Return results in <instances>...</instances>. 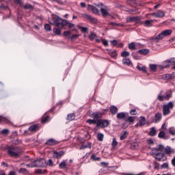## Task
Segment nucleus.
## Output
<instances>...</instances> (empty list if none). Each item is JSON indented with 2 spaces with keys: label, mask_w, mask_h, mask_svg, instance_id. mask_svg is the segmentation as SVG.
<instances>
[{
  "label": "nucleus",
  "mask_w": 175,
  "mask_h": 175,
  "mask_svg": "<svg viewBox=\"0 0 175 175\" xmlns=\"http://www.w3.org/2000/svg\"><path fill=\"white\" fill-rule=\"evenodd\" d=\"M53 21H49L50 24H55L56 27L53 29V32L56 35H61V29L59 28H64L65 25H68V21L66 20H63L57 16H53Z\"/></svg>",
  "instance_id": "1"
},
{
  "label": "nucleus",
  "mask_w": 175,
  "mask_h": 175,
  "mask_svg": "<svg viewBox=\"0 0 175 175\" xmlns=\"http://www.w3.org/2000/svg\"><path fill=\"white\" fill-rule=\"evenodd\" d=\"M172 32H173L172 29L164 30L157 36L150 38V40H155L157 42H159V40H162V39H163V38H165V36H170V35H172Z\"/></svg>",
  "instance_id": "2"
},
{
  "label": "nucleus",
  "mask_w": 175,
  "mask_h": 175,
  "mask_svg": "<svg viewBox=\"0 0 175 175\" xmlns=\"http://www.w3.org/2000/svg\"><path fill=\"white\" fill-rule=\"evenodd\" d=\"M27 167H44L46 166V160L40 159L27 164Z\"/></svg>",
  "instance_id": "3"
},
{
  "label": "nucleus",
  "mask_w": 175,
  "mask_h": 175,
  "mask_svg": "<svg viewBox=\"0 0 175 175\" xmlns=\"http://www.w3.org/2000/svg\"><path fill=\"white\" fill-rule=\"evenodd\" d=\"M20 149L16 147H11L8 148V154L13 158H18L20 157Z\"/></svg>",
  "instance_id": "4"
},
{
  "label": "nucleus",
  "mask_w": 175,
  "mask_h": 175,
  "mask_svg": "<svg viewBox=\"0 0 175 175\" xmlns=\"http://www.w3.org/2000/svg\"><path fill=\"white\" fill-rule=\"evenodd\" d=\"M174 107L173 102H170L163 107V116H169L170 114V110Z\"/></svg>",
  "instance_id": "5"
},
{
  "label": "nucleus",
  "mask_w": 175,
  "mask_h": 175,
  "mask_svg": "<svg viewBox=\"0 0 175 175\" xmlns=\"http://www.w3.org/2000/svg\"><path fill=\"white\" fill-rule=\"evenodd\" d=\"M152 155L157 159V161H159L161 162L165 161V159H167L166 155L163 153H157L155 152H152Z\"/></svg>",
  "instance_id": "6"
},
{
  "label": "nucleus",
  "mask_w": 175,
  "mask_h": 175,
  "mask_svg": "<svg viewBox=\"0 0 175 175\" xmlns=\"http://www.w3.org/2000/svg\"><path fill=\"white\" fill-rule=\"evenodd\" d=\"M110 122L107 120H98L97 128H106L109 126Z\"/></svg>",
  "instance_id": "7"
},
{
  "label": "nucleus",
  "mask_w": 175,
  "mask_h": 175,
  "mask_svg": "<svg viewBox=\"0 0 175 175\" xmlns=\"http://www.w3.org/2000/svg\"><path fill=\"white\" fill-rule=\"evenodd\" d=\"M150 15L153 16L156 18H162L165 17V12H163V10H158L156 12L150 14Z\"/></svg>",
  "instance_id": "8"
},
{
  "label": "nucleus",
  "mask_w": 175,
  "mask_h": 175,
  "mask_svg": "<svg viewBox=\"0 0 175 175\" xmlns=\"http://www.w3.org/2000/svg\"><path fill=\"white\" fill-rule=\"evenodd\" d=\"M102 8H100V12L104 16V17H106V16H109V8L107 6L103 5V4H100Z\"/></svg>",
  "instance_id": "9"
},
{
  "label": "nucleus",
  "mask_w": 175,
  "mask_h": 175,
  "mask_svg": "<svg viewBox=\"0 0 175 175\" xmlns=\"http://www.w3.org/2000/svg\"><path fill=\"white\" fill-rule=\"evenodd\" d=\"M90 117H92V118H94L95 120H98V118H101L102 116H103V113L100 112H95V113H90L89 112Z\"/></svg>",
  "instance_id": "10"
},
{
  "label": "nucleus",
  "mask_w": 175,
  "mask_h": 175,
  "mask_svg": "<svg viewBox=\"0 0 175 175\" xmlns=\"http://www.w3.org/2000/svg\"><path fill=\"white\" fill-rule=\"evenodd\" d=\"M164 152L166 155H172V154H174V149L172 148L170 146H167L164 148Z\"/></svg>",
  "instance_id": "11"
},
{
  "label": "nucleus",
  "mask_w": 175,
  "mask_h": 175,
  "mask_svg": "<svg viewBox=\"0 0 175 175\" xmlns=\"http://www.w3.org/2000/svg\"><path fill=\"white\" fill-rule=\"evenodd\" d=\"M65 152L64 151H60V152H57V151H53V158H56L58 159L59 158H61V157L64 156Z\"/></svg>",
  "instance_id": "12"
},
{
  "label": "nucleus",
  "mask_w": 175,
  "mask_h": 175,
  "mask_svg": "<svg viewBox=\"0 0 175 175\" xmlns=\"http://www.w3.org/2000/svg\"><path fill=\"white\" fill-rule=\"evenodd\" d=\"M161 120H162V114L157 113L154 116V119L153 120V122L157 124V123L159 122V121H161Z\"/></svg>",
  "instance_id": "13"
},
{
  "label": "nucleus",
  "mask_w": 175,
  "mask_h": 175,
  "mask_svg": "<svg viewBox=\"0 0 175 175\" xmlns=\"http://www.w3.org/2000/svg\"><path fill=\"white\" fill-rule=\"evenodd\" d=\"M82 16L84 18H87V20H90V21H92V23H96V19H95V18H94L88 14H83Z\"/></svg>",
  "instance_id": "14"
},
{
  "label": "nucleus",
  "mask_w": 175,
  "mask_h": 175,
  "mask_svg": "<svg viewBox=\"0 0 175 175\" xmlns=\"http://www.w3.org/2000/svg\"><path fill=\"white\" fill-rule=\"evenodd\" d=\"M88 10L92 12V13H99V10H97L94 5H88Z\"/></svg>",
  "instance_id": "15"
},
{
  "label": "nucleus",
  "mask_w": 175,
  "mask_h": 175,
  "mask_svg": "<svg viewBox=\"0 0 175 175\" xmlns=\"http://www.w3.org/2000/svg\"><path fill=\"white\" fill-rule=\"evenodd\" d=\"M46 144L47 146H55V144H58V142L54 139H49L46 141Z\"/></svg>",
  "instance_id": "16"
},
{
  "label": "nucleus",
  "mask_w": 175,
  "mask_h": 175,
  "mask_svg": "<svg viewBox=\"0 0 175 175\" xmlns=\"http://www.w3.org/2000/svg\"><path fill=\"white\" fill-rule=\"evenodd\" d=\"M133 21H140V18L137 16H133V17L128 18L126 19V23H132Z\"/></svg>",
  "instance_id": "17"
},
{
  "label": "nucleus",
  "mask_w": 175,
  "mask_h": 175,
  "mask_svg": "<svg viewBox=\"0 0 175 175\" xmlns=\"http://www.w3.org/2000/svg\"><path fill=\"white\" fill-rule=\"evenodd\" d=\"M146 123H147V120H146V118L141 116L139 118V124L140 126H143L146 125Z\"/></svg>",
  "instance_id": "18"
},
{
  "label": "nucleus",
  "mask_w": 175,
  "mask_h": 175,
  "mask_svg": "<svg viewBox=\"0 0 175 175\" xmlns=\"http://www.w3.org/2000/svg\"><path fill=\"white\" fill-rule=\"evenodd\" d=\"M29 129L31 132H36L37 131H39V126L38 124H33L30 126Z\"/></svg>",
  "instance_id": "19"
},
{
  "label": "nucleus",
  "mask_w": 175,
  "mask_h": 175,
  "mask_svg": "<svg viewBox=\"0 0 175 175\" xmlns=\"http://www.w3.org/2000/svg\"><path fill=\"white\" fill-rule=\"evenodd\" d=\"M153 23H154V20H146L145 21L144 25V27H152Z\"/></svg>",
  "instance_id": "20"
},
{
  "label": "nucleus",
  "mask_w": 175,
  "mask_h": 175,
  "mask_svg": "<svg viewBox=\"0 0 175 175\" xmlns=\"http://www.w3.org/2000/svg\"><path fill=\"white\" fill-rule=\"evenodd\" d=\"M110 111L111 114H117V113H118V109L117 108V107L112 105L110 107Z\"/></svg>",
  "instance_id": "21"
},
{
  "label": "nucleus",
  "mask_w": 175,
  "mask_h": 175,
  "mask_svg": "<svg viewBox=\"0 0 175 175\" xmlns=\"http://www.w3.org/2000/svg\"><path fill=\"white\" fill-rule=\"evenodd\" d=\"M123 65H126V66H129V65H132V62L128 58H124L122 59Z\"/></svg>",
  "instance_id": "22"
},
{
  "label": "nucleus",
  "mask_w": 175,
  "mask_h": 175,
  "mask_svg": "<svg viewBox=\"0 0 175 175\" xmlns=\"http://www.w3.org/2000/svg\"><path fill=\"white\" fill-rule=\"evenodd\" d=\"M170 98H172V91H168L164 95V99L165 100H169V99H170Z\"/></svg>",
  "instance_id": "23"
},
{
  "label": "nucleus",
  "mask_w": 175,
  "mask_h": 175,
  "mask_svg": "<svg viewBox=\"0 0 175 175\" xmlns=\"http://www.w3.org/2000/svg\"><path fill=\"white\" fill-rule=\"evenodd\" d=\"M137 69L138 70H140L141 72H143V73H147V68L146 66H137Z\"/></svg>",
  "instance_id": "24"
},
{
  "label": "nucleus",
  "mask_w": 175,
  "mask_h": 175,
  "mask_svg": "<svg viewBox=\"0 0 175 175\" xmlns=\"http://www.w3.org/2000/svg\"><path fill=\"white\" fill-rule=\"evenodd\" d=\"M86 122L88 124H90V125H92V124H96V126H98V120L88 119Z\"/></svg>",
  "instance_id": "25"
},
{
  "label": "nucleus",
  "mask_w": 175,
  "mask_h": 175,
  "mask_svg": "<svg viewBox=\"0 0 175 175\" xmlns=\"http://www.w3.org/2000/svg\"><path fill=\"white\" fill-rule=\"evenodd\" d=\"M126 113L124 112H121L117 114V118L118 120H124L125 118Z\"/></svg>",
  "instance_id": "26"
},
{
  "label": "nucleus",
  "mask_w": 175,
  "mask_h": 175,
  "mask_svg": "<svg viewBox=\"0 0 175 175\" xmlns=\"http://www.w3.org/2000/svg\"><path fill=\"white\" fill-rule=\"evenodd\" d=\"M163 80H170L173 79V76L170 74H165L163 75Z\"/></svg>",
  "instance_id": "27"
},
{
  "label": "nucleus",
  "mask_w": 175,
  "mask_h": 175,
  "mask_svg": "<svg viewBox=\"0 0 175 175\" xmlns=\"http://www.w3.org/2000/svg\"><path fill=\"white\" fill-rule=\"evenodd\" d=\"M75 118H76V116L75 115V113H70L67 116V120L68 121H73Z\"/></svg>",
  "instance_id": "28"
},
{
  "label": "nucleus",
  "mask_w": 175,
  "mask_h": 175,
  "mask_svg": "<svg viewBox=\"0 0 175 175\" xmlns=\"http://www.w3.org/2000/svg\"><path fill=\"white\" fill-rule=\"evenodd\" d=\"M138 53H139V54L146 55V54H148V53H150V51H148V49H140L138 51Z\"/></svg>",
  "instance_id": "29"
},
{
  "label": "nucleus",
  "mask_w": 175,
  "mask_h": 175,
  "mask_svg": "<svg viewBox=\"0 0 175 175\" xmlns=\"http://www.w3.org/2000/svg\"><path fill=\"white\" fill-rule=\"evenodd\" d=\"M164 147L162 145H159L158 148L152 150V152H157V151H163Z\"/></svg>",
  "instance_id": "30"
},
{
  "label": "nucleus",
  "mask_w": 175,
  "mask_h": 175,
  "mask_svg": "<svg viewBox=\"0 0 175 175\" xmlns=\"http://www.w3.org/2000/svg\"><path fill=\"white\" fill-rule=\"evenodd\" d=\"M150 136H155L157 135V130H155L154 127H152L150 129V131L149 133Z\"/></svg>",
  "instance_id": "31"
},
{
  "label": "nucleus",
  "mask_w": 175,
  "mask_h": 175,
  "mask_svg": "<svg viewBox=\"0 0 175 175\" xmlns=\"http://www.w3.org/2000/svg\"><path fill=\"white\" fill-rule=\"evenodd\" d=\"M126 122H129V124H133L135 122V117L133 116H129L126 120Z\"/></svg>",
  "instance_id": "32"
},
{
  "label": "nucleus",
  "mask_w": 175,
  "mask_h": 175,
  "mask_svg": "<svg viewBox=\"0 0 175 175\" xmlns=\"http://www.w3.org/2000/svg\"><path fill=\"white\" fill-rule=\"evenodd\" d=\"M85 148H91V143L88 142L86 145H82L79 149L84 150Z\"/></svg>",
  "instance_id": "33"
},
{
  "label": "nucleus",
  "mask_w": 175,
  "mask_h": 175,
  "mask_svg": "<svg viewBox=\"0 0 175 175\" xmlns=\"http://www.w3.org/2000/svg\"><path fill=\"white\" fill-rule=\"evenodd\" d=\"M129 49L130 50H136V44L135 42H131L129 44Z\"/></svg>",
  "instance_id": "34"
},
{
  "label": "nucleus",
  "mask_w": 175,
  "mask_h": 175,
  "mask_svg": "<svg viewBox=\"0 0 175 175\" xmlns=\"http://www.w3.org/2000/svg\"><path fill=\"white\" fill-rule=\"evenodd\" d=\"M157 99L160 101L165 100V96L162 95V92H161L160 94L158 95Z\"/></svg>",
  "instance_id": "35"
},
{
  "label": "nucleus",
  "mask_w": 175,
  "mask_h": 175,
  "mask_svg": "<svg viewBox=\"0 0 175 175\" xmlns=\"http://www.w3.org/2000/svg\"><path fill=\"white\" fill-rule=\"evenodd\" d=\"M128 137V132L124 131V133L120 136V140H124Z\"/></svg>",
  "instance_id": "36"
},
{
  "label": "nucleus",
  "mask_w": 175,
  "mask_h": 175,
  "mask_svg": "<svg viewBox=\"0 0 175 175\" xmlns=\"http://www.w3.org/2000/svg\"><path fill=\"white\" fill-rule=\"evenodd\" d=\"M122 57H123L124 58H125V57H129V55H131V53H129V52L124 51L121 53Z\"/></svg>",
  "instance_id": "37"
},
{
  "label": "nucleus",
  "mask_w": 175,
  "mask_h": 175,
  "mask_svg": "<svg viewBox=\"0 0 175 175\" xmlns=\"http://www.w3.org/2000/svg\"><path fill=\"white\" fill-rule=\"evenodd\" d=\"M149 68L152 72H155V70H157V65L155 64H150Z\"/></svg>",
  "instance_id": "38"
},
{
  "label": "nucleus",
  "mask_w": 175,
  "mask_h": 175,
  "mask_svg": "<svg viewBox=\"0 0 175 175\" xmlns=\"http://www.w3.org/2000/svg\"><path fill=\"white\" fill-rule=\"evenodd\" d=\"M104 135L102 133H98L97 135V139L99 142H103Z\"/></svg>",
  "instance_id": "39"
},
{
  "label": "nucleus",
  "mask_w": 175,
  "mask_h": 175,
  "mask_svg": "<svg viewBox=\"0 0 175 175\" xmlns=\"http://www.w3.org/2000/svg\"><path fill=\"white\" fill-rule=\"evenodd\" d=\"M59 167H60V169H65L66 167V162L62 161L59 165Z\"/></svg>",
  "instance_id": "40"
},
{
  "label": "nucleus",
  "mask_w": 175,
  "mask_h": 175,
  "mask_svg": "<svg viewBox=\"0 0 175 175\" xmlns=\"http://www.w3.org/2000/svg\"><path fill=\"white\" fill-rule=\"evenodd\" d=\"M161 169H169V163H164L161 165Z\"/></svg>",
  "instance_id": "41"
},
{
  "label": "nucleus",
  "mask_w": 175,
  "mask_h": 175,
  "mask_svg": "<svg viewBox=\"0 0 175 175\" xmlns=\"http://www.w3.org/2000/svg\"><path fill=\"white\" fill-rule=\"evenodd\" d=\"M89 38L90 40H94V39H96V34H95L94 33H91L89 36Z\"/></svg>",
  "instance_id": "42"
},
{
  "label": "nucleus",
  "mask_w": 175,
  "mask_h": 175,
  "mask_svg": "<svg viewBox=\"0 0 175 175\" xmlns=\"http://www.w3.org/2000/svg\"><path fill=\"white\" fill-rule=\"evenodd\" d=\"M24 9L32 10V9H33V7L31 5V4H26L25 5H24Z\"/></svg>",
  "instance_id": "43"
},
{
  "label": "nucleus",
  "mask_w": 175,
  "mask_h": 175,
  "mask_svg": "<svg viewBox=\"0 0 175 175\" xmlns=\"http://www.w3.org/2000/svg\"><path fill=\"white\" fill-rule=\"evenodd\" d=\"M169 132L171 135H175V129L174 127H170L169 129Z\"/></svg>",
  "instance_id": "44"
},
{
  "label": "nucleus",
  "mask_w": 175,
  "mask_h": 175,
  "mask_svg": "<svg viewBox=\"0 0 175 175\" xmlns=\"http://www.w3.org/2000/svg\"><path fill=\"white\" fill-rule=\"evenodd\" d=\"M70 35H72V33H70V31H66L64 32V36H66L67 38H70Z\"/></svg>",
  "instance_id": "45"
},
{
  "label": "nucleus",
  "mask_w": 175,
  "mask_h": 175,
  "mask_svg": "<svg viewBox=\"0 0 175 175\" xmlns=\"http://www.w3.org/2000/svg\"><path fill=\"white\" fill-rule=\"evenodd\" d=\"M79 36H80V34H74L70 37V40H75L77 39V38H79Z\"/></svg>",
  "instance_id": "46"
},
{
  "label": "nucleus",
  "mask_w": 175,
  "mask_h": 175,
  "mask_svg": "<svg viewBox=\"0 0 175 175\" xmlns=\"http://www.w3.org/2000/svg\"><path fill=\"white\" fill-rule=\"evenodd\" d=\"M118 144V142H117V140L116 139V138H113L111 146L113 147H116V146H117Z\"/></svg>",
  "instance_id": "47"
},
{
  "label": "nucleus",
  "mask_w": 175,
  "mask_h": 175,
  "mask_svg": "<svg viewBox=\"0 0 175 175\" xmlns=\"http://www.w3.org/2000/svg\"><path fill=\"white\" fill-rule=\"evenodd\" d=\"M109 55L113 58H115V57H117V52L116 51L109 52Z\"/></svg>",
  "instance_id": "48"
},
{
  "label": "nucleus",
  "mask_w": 175,
  "mask_h": 175,
  "mask_svg": "<svg viewBox=\"0 0 175 175\" xmlns=\"http://www.w3.org/2000/svg\"><path fill=\"white\" fill-rule=\"evenodd\" d=\"M46 165H48V166H54V163L53 162L52 159H49L47 161Z\"/></svg>",
  "instance_id": "49"
},
{
  "label": "nucleus",
  "mask_w": 175,
  "mask_h": 175,
  "mask_svg": "<svg viewBox=\"0 0 175 175\" xmlns=\"http://www.w3.org/2000/svg\"><path fill=\"white\" fill-rule=\"evenodd\" d=\"M159 137L160 139H163V137H165V132L161 131V132L159 133Z\"/></svg>",
  "instance_id": "50"
},
{
  "label": "nucleus",
  "mask_w": 175,
  "mask_h": 175,
  "mask_svg": "<svg viewBox=\"0 0 175 175\" xmlns=\"http://www.w3.org/2000/svg\"><path fill=\"white\" fill-rule=\"evenodd\" d=\"M44 29H46V31H51V26H50V25L49 24H46L44 25Z\"/></svg>",
  "instance_id": "51"
},
{
  "label": "nucleus",
  "mask_w": 175,
  "mask_h": 175,
  "mask_svg": "<svg viewBox=\"0 0 175 175\" xmlns=\"http://www.w3.org/2000/svg\"><path fill=\"white\" fill-rule=\"evenodd\" d=\"M0 9H1V10H6V9H8V5L5 4H1L0 5Z\"/></svg>",
  "instance_id": "52"
},
{
  "label": "nucleus",
  "mask_w": 175,
  "mask_h": 175,
  "mask_svg": "<svg viewBox=\"0 0 175 175\" xmlns=\"http://www.w3.org/2000/svg\"><path fill=\"white\" fill-rule=\"evenodd\" d=\"M49 118H50L49 116H46V117L42 118L41 122H42V124H44V123L47 122V121H48V120H49Z\"/></svg>",
  "instance_id": "53"
},
{
  "label": "nucleus",
  "mask_w": 175,
  "mask_h": 175,
  "mask_svg": "<svg viewBox=\"0 0 175 175\" xmlns=\"http://www.w3.org/2000/svg\"><path fill=\"white\" fill-rule=\"evenodd\" d=\"M92 159L93 161H100V158L96 157L94 154L92 155Z\"/></svg>",
  "instance_id": "54"
},
{
  "label": "nucleus",
  "mask_w": 175,
  "mask_h": 175,
  "mask_svg": "<svg viewBox=\"0 0 175 175\" xmlns=\"http://www.w3.org/2000/svg\"><path fill=\"white\" fill-rule=\"evenodd\" d=\"M2 135H9V130L8 129H3L1 131Z\"/></svg>",
  "instance_id": "55"
},
{
  "label": "nucleus",
  "mask_w": 175,
  "mask_h": 175,
  "mask_svg": "<svg viewBox=\"0 0 175 175\" xmlns=\"http://www.w3.org/2000/svg\"><path fill=\"white\" fill-rule=\"evenodd\" d=\"M16 3H18L20 6H23V0H14Z\"/></svg>",
  "instance_id": "56"
},
{
  "label": "nucleus",
  "mask_w": 175,
  "mask_h": 175,
  "mask_svg": "<svg viewBox=\"0 0 175 175\" xmlns=\"http://www.w3.org/2000/svg\"><path fill=\"white\" fill-rule=\"evenodd\" d=\"M52 2H55V3H57V5H62V0H52Z\"/></svg>",
  "instance_id": "57"
},
{
  "label": "nucleus",
  "mask_w": 175,
  "mask_h": 175,
  "mask_svg": "<svg viewBox=\"0 0 175 175\" xmlns=\"http://www.w3.org/2000/svg\"><path fill=\"white\" fill-rule=\"evenodd\" d=\"M103 44L107 47V46H109V42H107V40H103Z\"/></svg>",
  "instance_id": "58"
},
{
  "label": "nucleus",
  "mask_w": 175,
  "mask_h": 175,
  "mask_svg": "<svg viewBox=\"0 0 175 175\" xmlns=\"http://www.w3.org/2000/svg\"><path fill=\"white\" fill-rule=\"evenodd\" d=\"M130 114H131V116H136V110L132 109L131 111H130Z\"/></svg>",
  "instance_id": "59"
},
{
  "label": "nucleus",
  "mask_w": 175,
  "mask_h": 175,
  "mask_svg": "<svg viewBox=\"0 0 175 175\" xmlns=\"http://www.w3.org/2000/svg\"><path fill=\"white\" fill-rule=\"evenodd\" d=\"M111 44H113V46H116L117 43H118V41L113 40L111 41Z\"/></svg>",
  "instance_id": "60"
},
{
  "label": "nucleus",
  "mask_w": 175,
  "mask_h": 175,
  "mask_svg": "<svg viewBox=\"0 0 175 175\" xmlns=\"http://www.w3.org/2000/svg\"><path fill=\"white\" fill-rule=\"evenodd\" d=\"M87 27H81V32H87Z\"/></svg>",
  "instance_id": "61"
},
{
  "label": "nucleus",
  "mask_w": 175,
  "mask_h": 175,
  "mask_svg": "<svg viewBox=\"0 0 175 175\" xmlns=\"http://www.w3.org/2000/svg\"><path fill=\"white\" fill-rule=\"evenodd\" d=\"M154 169H156V170L159 169V164L155 163L154 166Z\"/></svg>",
  "instance_id": "62"
},
{
  "label": "nucleus",
  "mask_w": 175,
  "mask_h": 175,
  "mask_svg": "<svg viewBox=\"0 0 175 175\" xmlns=\"http://www.w3.org/2000/svg\"><path fill=\"white\" fill-rule=\"evenodd\" d=\"M148 144H150L151 146V145L154 144V140L148 139Z\"/></svg>",
  "instance_id": "63"
},
{
  "label": "nucleus",
  "mask_w": 175,
  "mask_h": 175,
  "mask_svg": "<svg viewBox=\"0 0 175 175\" xmlns=\"http://www.w3.org/2000/svg\"><path fill=\"white\" fill-rule=\"evenodd\" d=\"M172 164L175 166V157L172 160Z\"/></svg>",
  "instance_id": "64"
}]
</instances>
